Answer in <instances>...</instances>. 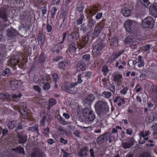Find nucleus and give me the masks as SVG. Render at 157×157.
Masks as SVG:
<instances>
[{"mask_svg":"<svg viewBox=\"0 0 157 157\" xmlns=\"http://www.w3.org/2000/svg\"><path fill=\"white\" fill-rule=\"evenodd\" d=\"M77 85L76 82H66L63 83L62 86V89L68 93L74 94L77 91V88L76 86Z\"/></svg>","mask_w":157,"mask_h":157,"instance_id":"obj_1","label":"nucleus"},{"mask_svg":"<svg viewBox=\"0 0 157 157\" xmlns=\"http://www.w3.org/2000/svg\"><path fill=\"white\" fill-rule=\"evenodd\" d=\"M95 108L96 112L100 116H103L106 114L107 110L104 102L101 101H98L96 103Z\"/></svg>","mask_w":157,"mask_h":157,"instance_id":"obj_2","label":"nucleus"},{"mask_svg":"<svg viewBox=\"0 0 157 157\" xmlns=\"http://www.w3.org/2000/svg\"><path fill=\"white\" fill-rule=\"evenodd\" d=\"M82 115L88 123L93 121L95 118L94 112L90 108L86 107L82 111Z\"/></svg>","mask_w":157,"mask_h":157,"instance_id":"obj_3","label":"nucleus"},{"mask_svg":"<svg viewBox=\"0 0 157 157\" xmlns=\"http://www.w3.org/2000/svg\"><path fill=\"white\" fill-rule=\"evenodd\" d=\"M6 10L4 8H2L0 10V18L2 19L3 21L5 23L4 24L5 26H7L9 23L8 20V15Z\"/></svg>","mask_w":157,"mask_h":157,"instance_id":"obj_4","label":"nucleus"},{"mask_svg":"<svg viewBox=\"0 0 157 157\" xmlns=\"http://www.w3.org/2000/svg\"><path fill=\"white\" fill-rule=\"evenodd\" d=\"M136 26L135 21L131 20H128L126 21L124 24V27L126 31L128 32H131L133 31Z\"/></svg>","mask_w":157,"mask_h":157,"instance_id":"obj_5","label":"nucleus"},{"mask_svg":"<svg viewBox=\"0 0 157 157\" xmlns=\"http://www.w3.org/2000/svg\"><path fill=\"white\" fill-rule=\"evenodd\" d=\"M109 134L106 132L98 137L97 140V142L98 144H101L108 140L109 137Z\"/></svg>","mask_w":157,"mask_h":157,"instance_id":"obj_6","label":"nucleus"},{"mask_svg":"<svg viewBox=\"0 0 157 157\" xmlns=\"http://www.w3.org/2000/svg\"><path fill=\"white\" fill-rule=\"evenodd\" d=\"M127 142H122L121 146L124 149L130 148L134 144V140L132 137L128 139Z\"/></svg>","mask_w":157,"mask_h":157,"instance_id":"obj_7","label":"nucleus"},{"mask_svg":"<svg viewBox=\"0 0 157 157\" xmlns=\"http://www.w3.org/2000/svg\"><path fill=\"white\" fill-rule=\"evenodd\" d=\"M6 34L7 36L10 39H13L18 33V32L12 27L8 29L6 31Z\"/></svg>","mask_w":157,"mask_h":157,"instance_id":"obj_8","label":"nucleus"},{"mask_svg":"<svg viewBox=\"0 0 157 157\" xmlns=\"http://www.w3.org/2000/svg\"><path fill=\"white\" fill-rule=\"evenodd\" d=\"M95 99V96L92 94H90L83 101L85 106L90 105Z\"/></svg>","mask_w":157,"mask_h":157,"instance_id":"obj_9","label":"nucleus"},{"mask_svg":"<svg viewBox=\"0 0 157 157\" xmlns=\"http://www.w3.org/2000/svg\"><path fill=\"white\" fill-rule=\"evenodd\" d=\"M105 44L101 42H99L93 48V52L96 54L100 53V51L105 46Z\"/></svg>","mask_w":157,"mask_h":157,"instance_id":"obj_10","label":"nucleus"},{"mask_svg":"<svg viewBox=\"0 0 157 157\" xmlns=\"http://www.w3.org/2000/svg\"><path fill=\"white\" fill-rule=\"evenodd\" d=\"M149 12L152 16L157 17V4H151L149 8Z\"/></svg>","mask_w":157,"mask_h":157,"instance_id":"obj_11","label":"nucleus"},{"mask_svg":"<svg viewBox=\"0 0 157 157\" xmlns=\"http://www.w3.org/2000/svg\"><path fill=\"white\" fill-rule=\"evenodd\" d=\"M89 148L87 147H84L78 152V157H85L88 156Z\"/></svg>","mask_w":157,"mask_h":157,"instance_id":"obj_12","label":"nucleus"},{"mask_svg":"<svg viewBox=\"0 0 157 157\" xmlns=\"http://www.w3.org/2000/svg\"><path fill=\"white\" fill-rule=\"evenodd\" d=\"M18 142L19 144H24L27 141V136L26 135L21 134L17 132Z\"/></svg>","mask_w":157,"mask_h":157,"instance_id":"obj_13","label":"nucleus"},{"mask_svg":"<svg viewBox=\"0 0 157 157\" xmlns=\"http://www.w3.org/2000/svg\"><path fill=\"white\" fill-rule=\"evenodd\" d=\"M43 153L38 148H35L33 149L32 154V157H42Z\"/></svg>","mask_w":157,"mask_h":157,"instance_id":"obj_14","label":"nucleus"},{"mask_svg":"<svg viewBox=\"0 0 157 157\" xmlns=\"http://www.w3.org/2000/svg\"><path fill=\"white\" fill-rule=\"evenodd\" d=\"M102 28V26L99 25L95 27L93 34V38H96L99 36L100 33L101 29Z\"/></svg>","mask_w":157,"mask_h":157,"instance_id":"obj_15","label":"nucleus"},{"mask_svg":"<svg viewBox=\"0 0 157 157\" xmlns=\"http://www.w3.org/2000/svg\"><path fill=\"white\" fill-rule=\"evenodd\" d=\"M76 67L78 70L83 71L86 69V65L83 61L80 60L77 63Z\"/></svg>","mask_w":157,"mask_h":157,"instance_id":"obj_16","label":"nucleus"},{"mask_svg":"<svg viewBox=\"0 0 157 157\" xmlns=\"http://www.w3.org/2000/svg\"><path fill=\"white\" fill-rule=\"evenodd\" d=\"M110 40V45L113 47H117L118 45V39L117 37H113L109 39Z\"/></svg>","mask_w":157,"mask_h":157,"instance_id":"obj_17","label":"nucleus"},{"mask_svg":"<svg viewBox=\"0 0 157 157\" xmlns=\"http://www.w3.org/2000/svg\"><path fill=\"white\" fill-rule=\"evenodd\" d=\"M122 13L125 17H128L131 14V10L126 7H124L121 10Z\"/></svg>","mask_w":157,"mask_h":157,"instance_id":"obj_18","label":"nucleus"},{"mask_svg":"<svg viewBox=\"0 0 157 157\" xmlns=\"http://www.w3.org/2000/svg\"><path fill=\"white\" fill-rule=\"evenodd\" d=\"M12 150L16 152L17 153L21 154L24 155L25 154V151L24 148L20 146L17 147L16 148H12Z\"/></svg>","mask_w":157,"mask_h":157,"instance_id":"obj_19","label":"nucleus"},{"mask_svg":"<svg viewBox=\"0 0 157 157\" xmlns=\"http://www.w3.org/2000/svg\"><path fill=\"white\" fill-rule=\"evenodd\" d=\"M77 46L74 42L70 44L69 50V52L71 53H75L77 48Z\"/></svg>","mask_w":157,"mask_h":157,"instance_id":"obj_20","label":"nucleus"},{"mask_svg":"<svg viewBox=\"0 0 157 157\" xmlns=\"http://www.w3.org/2000/svg\"><path fill=\"white\" fill-rule=\"evenodd\" d=\"M26 107V106L22 104H21V105L18 107V109L19 110V111L22 115L26 114L27 109Z\"/></svg>","mask_w":157,"mask_h":157,"instance_id":"obj_21","label":"nucleus"},{"mask_svg":"<svg viewBox=\"0 0 157 157\" xmlns=\"http://www.w3.org/2000/svg\"><path fill=\"white\" fill-rule=\"evenodd\" d=\"M21 95V93H19L17 94H13L12 95H10V100L12 99L15 101H17L19 100V99Z\"/></svg>","mask_w":157,"mask_h":157,"instance_id":"obj_22","label":"nucleus"},{"mask_svg":"<svg viewBox=\"0 0 157 157\" xmlns=\"http://www.w3.org/2000/svg\"><path fill=\"white\" fill-rule=\"evenodd\" d=\"M113 81L114 82H119L121 81V79L122 78L121 75L114 73L113 74Z\"/></svg>","mask_w":157,"mask_h":157,"instance_id":"obj_23","label":"nucleus"},{"mask_svg":"<svg viewBox=\"0 0 157 157\" xmlns=\"http://www.w3.org/2000/svg\"><path fill=\"white\" fill-rule=\"evenodd\" d=\"M155 21L153 18L151 17H148V28H152L154 26Z\"/></svg>","mask_w":157,"mask_h":157,"instance_id":"obj_24","label":"nucleus"},{"mask_svg":"<svg viewBox=\"0 0 157 157\" xmlns=\"http://www.w3.org/2000/svg\"><path fill=\"white\" fill-rule=\"evenodd\" d=\"M10 95L7 94L2 93L0 94V99H4L6 101H10Z\"/></svg>","mask_w":157,"mask_h":157,"instance_id":"obj_25","label":"nucleus"},{"mask_svg":"<svg viewBox=\"0 0 157 157\" xmlns=\"http://www.w3.org/2000/svg\"><path fill=\"white\" fill-rule=\"evenodd\" d=\"M10 84L11 87L13 90H16L18 87V81L17 80L12 81Z\"/></svg>","mask_w":157,"mask_h":157,"instance_id":"obj_26","label":"nucleus"},{"mask_svg":"<svg viewBox=\"0 0 157 157\" xmlns=\"http://www.w3.org/2000/svg\"><path fill=\"white\" fill-rule=\"evenodd\" d=\"M45 36L43 34L40 33L39 34L38 37V40L39 44H40V46L43 45V44L45 40Z\"/></svg>","mask_w":157,"mask_h":157,"instance_id":"obj_27","label":"nucleus"},{"mask_svg":"<svg viewBox=\"0 0 157 157\" xmlns=\"http://www.w3.org/2000/svg\"><path fill=\"white\" fill-rule=\"evenodd\" d=\"M11 75L10 69L9 68H6L3 71L2 75L3 76H10Z\"/></svg>","mask_w":157,"mask_h":157,"instance_id":"obj_28","label":"nucleus"},{"mask_svg":"<svg viewBox=\"0 0 157 157\" xmlns=\"http://www.w3.org/2000/svg\"><path fill=\"white\" fill-rule=\"evenodd\" d=\"M28 129L29 131L33 132H36L37 135L40 134L38 128V126L37 125H35L33 126L29 127V128Z\"/></svg>","mask_w":157,"mask_h":157,"instance_id":"obj_29","label":"nucleus"},{"mask_svg":"<svg viewBox=\"0 0 157 157\" xmlns=\"http://www.w3.org/2000/svg\"><path fill=\"white\" fill-rule=\"evenodd\" d=\"M16 125V121H9L7 124L8 128L9 129H12Z\"/></svg>","mask_w":157,"mask_h":157,"instance_id":"obj_30","label":"nucleus"},{"mask_svg":"<svg viewBox=\"0 0 157 157\" xmlns=\"http://www.w3.org/2000/svg\"><path fill=\"white\" fill-rule=\"evenodd\" d=\"M133 39L131 36H128L124 40V43L126 44H130L132 45V42H133Z\"/></svg>","mask_w":157,"mask_h":157,"instance_id":"obj_31","label":"nucleus"},{"mask_svg":"<svg viewBox=\"0 0 157 157\" xmlns=\"http://www.w3.org/2000/svg\"><path fill=\"white\" fill-rule=\"evenodd\" d=\"M74 40H76L79 37V34L78 31H75L73 32L71 34Z\"/></svg>","mask_w":157,"mask_h":157,"instance_id":"obj_32","label":"nucleus"},{"mask_svg":"<svg viewBox=\"0 0 157 157\" xmlns=\"http://www.w3.org/2000/svg\"><path fill=\"white\" fill-rule=\"evenodd\" d=\"M95 23V21H94L92 17H91L88 21L87 25L91 29Z\"/></svg>","mask_w":157,"mask_h":157,"instance_id":"obj_33","label":"nucleus"},{"mask_svg":"<svg viewBox=\"0 0 157 157\" xmlns=\"http://www.w3.org/2000/svg\"><path fill=\"white\" fill-rule=\"evenodd\" d=\"M98 11V9L97 7L96 6H94L89 10V13L90 14L94 15L97 13Z\"/></svg>","mask_w":157,"mask_h":157,"instance_id":"obj_34","label":"nucleus"},{"mask_svg":"<svg viewBox=\"0 0 157 157\" xmlns=\"http://www.w3.org/2000/svg\"><path fill=\"white\" fill-rule=\"evenodd\" d=\"M92 75L91 72L88 71L86 73L85 75L82 77V78L83 79V81H87L89 77H90Z\"/></svg>","mask_w":157,"mask_h":157,"instance_id":"obj_35","label":"nucleus"},{"mask_svg":"<svg viewBox=\"0 0 157 157\" xmlns=\"http://www.w3.org/2000/svg\"><path fill=\"white\" fill-rule=\"evenodd\" d=\"M90 29L88 26H86L84 24L82 25L80 28L81 30L82 31L83 33H85L87 30Z\"/></svg>","mask_w":157,"mask_h":157,"instance_id":"obj_36","label":"nucleus"},{"mask_svg":"<svg viewBox=\"0 0 157 157\" xmlns=\"http://www.w3.org/2000/svg\"><path fill=\"white\" fill-rule=\"evenodd\" d=\"M147 17L144 18L142 22L141 26L144 29L147 28Z\"/></svg>","mask_w":157,"mask_h":157,"instance_id":"obj_37","label":"nucleus"},{"mask_svg":"<svg viewBox=\"0 0 157 157\" xmlns=\"http://www.w3.org/2000/svg\"><path fill=\"white\" fill-rule=\"evenodd\" d=\"M155 145V142L154 141L151 140H148V148L153 147Z\"/></svg>","mask_w":157,"mask_h":157,"instance_id":"obj_38","label":"nucleus"},{"mask_svg":"<svg viewBox=\"0 0 157 157\" xmlns=\"http://www.w3.org/2000/svg\"><path fill=\"white\" fill-rule=\"evenodd\" d=\"M84 18V16L83 14H81L80 15V18L77 19L76 20V23L77 25L81 24L83 21V20Z\"/></svg>","mask_w":157,"mask_h":157,"instance_id":"obj_39","label":"nucleus"},{"mask_svg":"<svg viewBox=\"0 0 157 157\" xmlns=\"http://www.w3.org/2000/svg\"><path fill=\"white\" fill-rule=\"evenodd\" d=\"M109 70L108 68V67L107 66H104L102 68V71L103 72V75H106L107 73L109 72Z\"/></svg>","mask_w":157,"mask_h":157,"instance_id":"obj_40","label":"nucleus"},{"mask_svg":"<svg viewBox=\"0 0 157 157\" xmlns=\"http://www.w3.org/2000/svg\"><path fill=\"white\" fill-rule=\"evenodd\" d=\"M56 101L54 98H51L49 100L48 104L53 106L56 104Z\"/></svg>","mask_w":157,"mask_h":157,"instance_id":"obj_41","label":"nucleus"},{"mask_svg":"<svg viewBox=\"0 0 157 157\" xmlns=\"http://www.w3.org/2000/svg\"><path fill=\"white\" fill-rule=\"evenodd\" d=\"M117 56L114 55H112L109 58L108 62L111 63L113 62L117 58Z\"/></svg>","mask_w":157,"mask_h":157,"instance_id":"obj_42","label":"nucleus"},{"mask_svg":"<svg viewBox=\"0 0 157 157\" xmlns=\"http://www.w3.org/2000/svg\"><path fill=\"white\" fill-rule=\"evenodd\" d=\"M78 77L77 82H75L77 83V85L78 84L82 82V81H83V79H82V75L81 74H79L78 76Z\"/></svg>","mask_w":157,"mask_h":157,"instance_id":"obj_43","label":"nucleus"},{"mask_svg":"<svg viewBox=\"0 0 157 157\" xmlns=\"http://www.w3.org/2000/svg\"><path fill=\"white\" fill-rule=\"evenodd\" d=\"M90 58V55L89 54H86L83 55L82 56V59L86 61H88Z\"/></svg>","mask_w":157,"mask_h":157,"instance_id":"obj_44","label":"nucleus"},{"mask_svg":"<svg viewBox=\"0 0 157 157\" xmlns=\"http://www.w3.org/2000/svg\"><path fill=\"white\" fill-rule=\"evenodd\" d=\"M23 128L22 124L20 122L18 123L17 128L15 129V131H17L18 130H21Z\"/></svg>","mask_w":157,"mask_h":157,"instance_id":"obj_45","label":"nucleus"},{"mask_svg":"<svg viewBox=\"0 0 157 157\" xmlns=\"http://www.w3.org/2000/svg\"><path fill=\"white\" fill-rule=\"evenodd\" d=\"M103 94L105 96V97L107 98H109L111 95V93L109 92L105 91L103 93Z\"/></svg>","mask_w":157,"mask_h":157,"instance_id":"obj_46","label":"nucleus"},{"mask_svg":"<svg viewBox=\"0 0 157 157\" xmlns=\"http://www.w3.org/2000/svg\"><path fill=\"white\" fill-rule=\"evenodd\" d=\"M152 131L154 132L157 135V123L155 124V125L151 126Z\"/></svg>","mask_w":157,"mask_h":157,"instance_id":"obj_47","label":"nucleus"},{"mask_svg":"<svg viewBox=\"0 0 157 157\" xmlns=\"http://www.w3.org/2000/svg\"><path fill=\"white\" fill-rule=\"evenodd\" d=\"M52 77L53 78V80L55 82L57 81L59 78L58 75L57 74H54L52 75Z\"/></svg>","mask_w":157,"mask_h":157,"instance_id":"obj_48","label":"nucleus"},{"mask_svg":"<svg viewBox=\"0 0 157 157\" xmlns=\"http://www.w3.org/2000/svg\"><path fill=\"white\" fill-rule=\"evenodd\" d=\"M45 59V56L44 54H41L39 57V61L40 62H43Z\"/></svg>","mask_w":157,"mask_h":157,"instance_id":"obj_49","label":"nucleus"},{"mask_svg":"<svg viewBox=\"0 0 157 157\" xmlns=\"http://www.w3.org/2000/svg\"><path fill=\"white\" fill-rule=\"evenodd\" d=\"M50 86L48 83H45L43 86V89L45 90H48L50 88Z\"/></svg>","mask_w":157,"mask_h":157,"instance_id":"obj_50","label":"nucleus"},{"mask_svg":"<svg viewBox=\"0 0 157 157\" xmlns=\"http://www.w3.org/2000/svg\"><path fill=\"white\" fill-rule=\"evenodd\" d=\"M89 39L90 36L88 35H87L85 36V37L82 39V40H83V41H84L87 44Z\"/></svg>","mask_w":157,"mask_h":157,"instance_id":"obj_51","label":"nucleus"},{"mask_svg":"<svg viewBox=\"0 0 157 157\" xmlns=\"http://www.w3.org/2000/svg\"><path fill=\"white\" fill-rule=\"evenodd\" d=\"M109 90L113 94L115 93V86L112 85H110L109 86Z\"/></svg>","mask_w":157,"mask_h":157,"instance_id":"obj_52","label":"nucleus"},{"mask_svg":"<svg viewBox=\"0 0 157 157\" xmlns=\"http://www.w3.org/2000/svg\"><path fill=\"white\" fill-rule=\"evenodd\" d=\"M68 40L70 42V44L72 43V42H74V41L75 40L71 34L68 35Z\"/></svg>","mask_w":157,"mask_h":157,"instance_id":"obj_53","label":"nucleus"},{"mask_svg":"<svg viewBox=\"0 0 157 157\" xmlns=\"http://www.w3.org/2000/svg\"><path fill=\"white\" fill-rule=\"evenodd\" d=\"M59 121L61 123L65 125L66 124H68V122L66 121H65V119H63V117H60L59 118Z\"/></svg>","mask_w":157,"mask_h":157,"instance_id":"obj_54","label":"nucleus"},{"mask_svg":"<svg viewBox=\"0 0 157 157\" xmlns=\"http://www.w3.org/2000/svg\"><path fill=\"white\" fill-rule=\"evenodd\" d=\"M67 15V12L64 10L63 11L62 14V17L63 19V21L64 22L65 21L66 19Z\"/></svg>","mask_w":157,"mask_h":157,"instance_id":"obj_55","label":"nucleus"},{"mask_svg":"<svg viewBox=\"0 0 157 157\" xmlns=\"http://www.w3.org/2000/svg\"><path fill=\"white\" fill-rule=\"evenodd\" d=\"M87 44L84 41H83V40H82V41H81L80 43H79V46L81 48H83L86 46Z\"/></svg>","mask_w":157,"mask_h":157,"instance_id":"obj_56","label":"nucleus"},{"mask_svg":"<svg viewBox=\"0 0 157 157\" xmlns=\"http://www.w3.org/2000/svg\"><path fill=\"white\" fill-rule=\"evenodd\" d=\"M76 6L77 8H84L83 4L81 2H77Z\"/></svg>","mask_w":157,"mask_h":157,"instance_id":"obj_57","label":"nucleus"},{"mask_svg":"<svg viewBox=\"0 0 157 157\" xmlns=\"http://www.w3.org/2000/svg\"><path fill=\"white\" fill-rule=\"evenodd\" d=\"M11 64L13 65H15L16 63H17L18 62V60L17 59H16L15 58H14V59H13L11 60Z\"/></svg>","mask_w":157,"mask_h":157,"instance_id":"obj_58","label":"nucleus"},{"mask_svg":"<svg viewBox=\"0 0 157 157\" xmlns=\"http://www.w3.org/2000/svg\"><path fill=\"white\" fill-rule=\"evenodd\" d=\"M147 140V138H143L141 137L139 141V143L141 144H143L145 143L144 140Z\"/></svg>","mask_w":157,"mask_h":157,"instance_id":"obj_59","label":"nucleus"},{"mask_svg":"<svg viewBox=\"0 0 157 157\" xmlns=\"http://www.w3.org/2000/svg\"><path fill=\"white\" fill-rule=\"evenodd\" d=\"M61 150L63 153V157H67L70 155V154L67 152L64 149L62 148L61 149Z\"/></svg>","mask_w":157,"mask_h":157,"instance_id":"obj_60","label":"nucleus"},{"mask_svg":"<svg viewBox=\"0 0 157 157\" xmlns=\"http://www.w3.org/2000/svg\"><path fill=\"white\" fill-rule=\"evenodd\" d=\"M44 132H43V133L45 135H47L49 133L50 131L49 128L48 127H47L46 128L44 129Z\"/></svg>","mask_w":157,"mask_h":157,"instance_id":"obj_61","label":"nucleus"},{"mask_svg":"<svg viewBox=\"0 0 157 157\" xmlns=\"http://www.w3.org/2000/svg\"><path fill=\"white\" fill-rule=\"evenodd\" d=\"M65 66V64L63 61L60 62L59 64V67L62 69H63L64 68Z\"/></svg>","mask_w":157,"mask_h":157,"instance_id":"obj_62","label":"nucleus"},{"mask_svg":"<svg viewBox=\"0 0 157 157\" xmlns=\"http://www.w3.org/2000/svg\"><path fill=\"white\" fill-rule=\"evenodd\" d=\"M80 131L78 130H76L74 132V134L77 137H80Z\"/></svg>","mask_w":157,"mask_h":157,"instance_id":"obj_63","label":"nucleus"},{"mask_svg":"<svg viewBox=\"0 0 157 157\" xmlns=\"http://www.w3.org/2000/svg\"><path fill=\"white\" fill-rule=\"evenodd\" d=\"M43 16L47 12V8L46 6H44L41 8Z\"/></svg>","mask_w":157,"mask_h":157,"instance_id":"obj_64","label":"nucleus"}]
</instances>
